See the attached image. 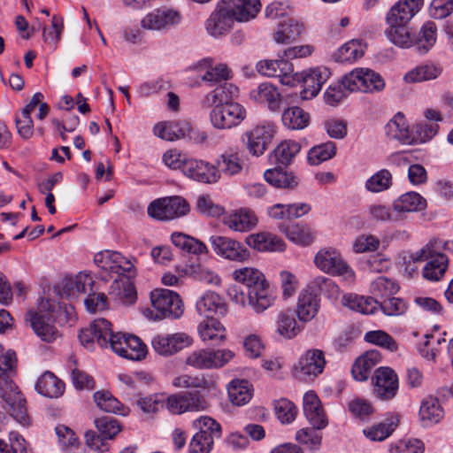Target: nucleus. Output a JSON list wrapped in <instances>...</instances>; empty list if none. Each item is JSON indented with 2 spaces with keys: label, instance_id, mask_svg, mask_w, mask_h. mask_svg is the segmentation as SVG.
I'll list each match as a JSON object with an SVG mask.
<instances>
[{
  "label": "nucleus",
  "instance_id": "c9c22d12",
  "mask_svg": "<svg viewBox=\"0 0 453 453\" xmlns=\"http://www.w3.org/2000/svg\"><path fill=\"white\" fill-rule=\"evenodd\" d=\"M189 122L187 120L165 121L154 127L155 135L167 141L187 138Z\"/></svg>",
  "mask_w": 453,
  "mask_h": 453
},
{
  "label": "nucleus",
  "instance_id": "49530a36",
  "mask_svg": "<svg viewBox=\"0 0 453 453\" xmlns=\"http://www.w3.org/2000/svg\"><path fill=\"white\" fill-rule=\"evenodd\" d=\"M171 240L174 246L188 253L202 255L207 254L209 251L203 242L182 233H173Z\"/></svg>",
  "mask_w": 453,
  "mask_h": 453
},
{
  "label": "nucleus",
  "instance_id": "6e6552de",
  "mask_svg": "<svg viewBox=\"0 0 453 453\" xmlns=\"http://www.w3.org/2000/svg\"><path fill=\"white\" fill-rule=\"evenodd\" d=\"M147 211L151 218L169 220L186 215L189 211V205L180 196L163 197L151 202Z\"/></svg>",
  "mask_w": 453,
  "mask_h": 453
},
{
  "label": "nucleus",
  "instance_id": "aec40b11",
  "mask_svg": "<svg viewBox=\"0 0 453 453\" xmlns=\"http://www.w3.org/2000/svg\"><path fill=\"white\" fill-rule=\"evenodd\" d=\"M375 395L381 400L393 399L398 391V377L389 367H380L372 379Z\"/></svg>",
  "mask_w": 453,
  "mask_h": 453
},
{
  "label": "nucleus",
  "instance_id": "2eb2a0df",
  "mask_svg": "<svg viewBox=\"0 0 453 453\" xmlns=\"http://www.w3.org/2000/svg\"><path fill=\"white\" fill-rule=\"evenodd\" d=\"M413 259L415 261L429 260L423 269V276L430 280H439L448 267L447 257L436 251L432 243L426 245Z\"/></svg>",
  "mask_w": 453,
  "mask_h": 453
},
{
  "label": "nucleus",
  "instance_id": "f3484780",
  "mask_svg": "<svg viewBox=\"0 0 453 453\" xmlns=\"http://www.w3.org/2000/svg\"><path fill=\"white\" fill-rule=\"evenodd\" d=\"M257 71L264 76L279 78L283 85H296L293 65L288 59L261 60L257 64Z\"/></svg>",
  "mask_w": 453,
  "mask_h": 453
},
{
  "label": "nucleus",
  "instance_id": "f8f14e48",
  "mask_svg": "<svg viewBox=\"0 0 453 453\" xmlns=\"http://www.w3.org/2000/svg\"><path fill=\"white\" fill-rule=\"evenodd\" d=\"M225 0L217 4L204 25L210 36L216 39L221 38L233 29L235 20Z\"/></svg>",
  "mask_w": 453,
  "mask_h": 453
},
{
  "label": "nucleus",
  "instance_id": "bb28decb",
  "mask_svg": "<svg viewBox=\"0 0 453 453\" xmlns=\"http://www.w3.org/2000/svg\"><path fill=\"white\" fill-rule=\"evenodd\" d=\"M94 285L92 275L87 272H80L75 275H65L58 287H62V295L75 297L80 293L86 292L88 288L91 289Z\"/></svg>",
  "mask_w": 453,
  "mask_h": 453
},
{
  "label": "nucleus",
  "instance_id": "9d476101",
  "mask_svg": "<svg viewBox=\"0 0 453 453\" xmlns=\"http://www.w3.org/2000/svg\"><path fill=\"white\" fill-rule=\"evenodd\" d=\"M275 133L276 126L273 122L269 120L261 121L253 128L245 132L247 150L254 157L263 155L271 143Z\"/></svg>",
  "mask_w": 453,
  "mask_h": 453
},
{
  "label": "nucleus",
  "instance_id": "3c124183",
  "mask_svg": "<svg viewBox=\"0 0 453 453\" xmlns=\"http://www.w3.org/2000/svg\"><path fill=\"white\" fill-rule=\"evenodd\" d=\"M287 238L292 242L301 245H310L315 238V233L308 226L292 224L284 229Z\"/></svg>",
  "mask_w": 453,
  "mask_h": 453
},
{
  "label": "nucleus",
  "instance_id": "c756f323",
  "mask_svg": "<svg viewBox=\"0 0 453 453\" xmlns=\"http://www.w3.org/2000/svg\"><path fill=\"white\" fill-rule=\"evenodd\" d=\"M303 30V23L295 19H287L278 23L273 33V38L276 43L289 44L297 40Z\"/></svg>",
  "mask_w": 453,
  "mask_h": 453
},
{
  "label": "nucleus",
  "instance_id": "9b49d317",
  "mask_svg": "<svg viewBox=\"0 0 453 453\" xmlns=\"http://www.w3.org/2000/svg\"><path fill=\"white\" fill-rule=\"evenodd\" d=\"M326 364L325 353L321 349H309L294 365L293 375L301 380H312L323 372Z\"/></svg>",
  "mask_w": 453,
  "mask_h": 453
},
{
  "label": "nucleus",
  "instance_id": "412c9836",
  "mask_svg": "<svg viewBox=\"0 0 453 453\" xmlns=\"http://www.w3.org/2000/svg\"><path fill=\"white\" fill-rule=\"evenodd\" d=\"M182 173L186 177L202 183H216L219 180V173L214 165L191 157H188L184 162Z\"/></svg>",
  "mask_w": 453,
  "mask_h": 453
},
{
  "label": "nucleus",
  "instance_id": "1a4fd4ad",
  "mask_svg": "<svg viewBox=\"0 0 453 453\" xmlns=\"http://www.w3.org/2000/svg\"><path fill=\"white\" fill-rule=\"evenodd\" d=\"M314 263L321 271L343 276L344 279L352 282L355 279L354 271L342 259L341 254L334 249L320 250L314 257Z\"/></svg>",
  "mask_w": 453,
  "mask_h": 453
},
{
  "label": "nucleus",
  "instance_id": "5fc2aeb1",
  "mask_svg": "<svg viewBox=\"0 0 453 453\" xmlns=\"http://www.w3.org/2000/svg\"><path fill=\"white\" fill-rule=\"evenodd\" d=\"M365 45L359 40H351L343 44L334 54L337 62H353L364 55Z\"/></svg>",
  "mask_w": 453,
  "mask_h": 453
},
{
  "label": "nucleus",
  "instance_id": "423d86ee",
  "mask_svg": "<svg viewBox=\"0 0 453 453\" xmlns=\"http://www.w3.org/2000/svg\"><path fill=\"white\" fill-rule=\"evenodd\" d=\"M95 426L99 432L88 430L84 434L86 446L90 451L106 453L109 451L107 441L112 440L120 431L119 421L111 417H102L95 420Z\"/></svg>",
  "mask_w": 453,
  "mask_h": 453
},
{
  "label": "nucleus",
  "instance_id": "69168bd1",
  "mask_svg": "<svg viewBox=\"0 0 453 453\" xmlns=\"http://www.w3.org/2000/svg\"><path fill=\"white\" fill-rule=\"evenodd\" d=\"M172 384L178 388L208 389L211 383L203 375L180 374L173 380Z\"/></svg>",
  "mask_w": 453,
  "mask_h": 453
},
{
  "label": "nucleus",
  "instance_id": "b1692460",
  "mask_svg": "<svg viewBox=\"0 0 453 453\" xmlns=\"http://www.w3.org/2000/svg\"><path fill=\"white\" fill-rule=\"evenodd\" d=\"M423 3V0H400L388 12V25L407 26L413 16L419 12Z\"/></svg>",
  "mask_w": 453,
  "mask_h": 453
},
{
  "label": "nucleus",
  "instance_id": "c85d7f7f",
  "mask_svg": "<svg viewBox=\"0 0 453 453\" xmlns=\"http://www.w3.org/2000/svg\"><path fill=\"white\" fill-rule=\"evenodd\" d=\"M203 64L209 66V69L201 76V80L209 86H216L214 89H219L224 86L234 85L230 82L233 78V72L227 65L220 63L215 66H211V59L203 60Z\"/></svg>",
  "mask_w": 453,
  "mask_h": 453
},
{
  "label": "nucleus",
  "instance_id": "de8ad7c7",
  "mask_svg": "<svg viewBox=\"0 0 453 453\" xmlns=\"http://www.w3.org/2000/svg\"><path fill=\"white\" fill-rule=\"evenodd\" d=\"M441 73V68L434 64L418 65L409 71L403 77L406 82H422L434 80Z\"/></svg>",
  "mask_w": 453,
  "mask_h": 453
},
{
  "label": "nucleus",
  "instance_id": "2f4dec72",
  "mask_svg": "<svg viewBox=\"0 0 453 453\" xmlns=\"http://www.w3.org/2000/svg\"><path fill=\"white\" fill-rule=\"evenodd\" d=\"M127 278H119L114 280L111 284L109 295L116 302L124 304L131 305L136 302L137 294L134 284Z\"/></svg>",
  "mask_w": 453,
  "mask_h": 453
},
{
  "label": "nucleus",
  "instance_id": "c03bdc74",
  "mask_svg": "<svg viewBox=\"0 0 453 453\" xmlns=\"http://www.w3.org/2000/svg\"><path fill=\"white\" fill-rule=\"evenodd\" d=\"M443 415V410L437 398L428 396L423 400L419 409V417L425 426L438 423Z\"/></svg>",
  "mask_w": 453,
  "mask_h": 453
},
{
  "label": "nucleus",
  "instance_id": "774afa93",
  "mask_svg": "<svg viewBox=\"0 0 453 453\" xmlns=\"http://www.w3.org/2000/svg\"><path fill=\"white\" fill-rule=\"evenodd\" d=\"M380 308L386 316L396 317L403 315L408 310V303L405 300L399 297H390L379 303Z\"/></svg>",
  "mask_w": 453,
  "mask_h": 453
},
{
  "label": "nucleus",
  "instance_id": "13d9d810",
  "mask_svg": "<svg viewBox=\"0 0 453 453\" xmlns=\"http://www.w3.org/2000/svg\"><path fill=\"white\" fill-rule=\"evenodd\" d=\"M233 277L236 281L246 285L248 289L267 280L259 270L253 267L236 269L233 273Z\"/></svg>",
  "mask_w": 453,
  "mask_h": 453
},
{
  "label": "nucleus",
  "instance_id": "f03ea898",
  "mask_svg": "<svg viewBox=\"0 0 453 453\" xmlns=\"http://www.w3.org/2000/svg\"><path fill=\"white\" fill-rule=\"evenodd\" d=\"M239 88L235 85H226L208 92L201 101V107L210 111V121L216 129L226 130L239 127L247 118L245 107L232 99L236 97Z\"/></svg>",
  "mask_w": 453,
  "mask_h": 453
},
{
  "label": "nucleus",
  "instance_id": "6ab92c4d",
  "mask_svg": "<svg viewBox=\"0 0 453 453\" xmlns=\"http://www.w3.org/2000/svg\"><path fill=\"white\" fill-rule=\"evenodd\" d=\"M277 300V294L268 280L248 289L247 307L260 315L272 308Z\"/></svg>",
  "mask_w": 453,
  "mask_h": 453
},
{
  "label": "nucleus",
  "instance_id": "f257e3e1",
  "mask_svg": "<svg viewBox=\"0 0 453 453\" xmlns=\"http://www.w3.org/2000/svg\"><path fill=\"white\" fill-rule=\"evenodd\" d=\"M81 343L88 349H93L95 342L102 348L111 347L117 355L134 361L146 357L147 348L135 335L113 333L111 324L105 319H96L88 326L79 334Z\"/></svg>",
  "mask_w": 453,
  "mask_h": 453
},
{
  "label": "nucleus",
  "instance_id": "09e8293b",
  "mask_svg": "<svg viewBox=\"0 0 453 453\" xmlns=\"http://www.w3.org/2000/svg\"><path fill=\"white\" fill-rule=\"evenodd\" d=\"M264 178L272 186L280 188H294L298 185L297 178L292 173L278 169H268Z\"/></svg>",
  "mask_w": 453,
  "mask_h": 453
},
{
  "label": "nucleus",
  "instance_id": "79ce46f5",
  "mask_svg": "<svg viewBox=\"0 0 453 453\" xmlns=\"http://www.w3.org/2000/svg\"><path fill=\"white\" fill-rule=\"evenodd\" d=\"M227 392L231 403L241 406L250 401L253 389L248 380L236 379L230 382Z\"/></svg>",
  "mask_w": 453,
  "mask_h": 453
},
{
  "label": "nucleus",
  "instance_id": "39448f33",
  "mask_svg": "<svg viewBox=\"0 0 453 453\" xmlns=\"http://www.w3.org/2000/svg\"><path fill=\"white\" fill-rule=\"evenodd\" d=\"M153 309L142 310V314L150 320L164 319H179L184 312V304L180 296L169 289H155L150 293Z\"/></svg>",
  "mask_w": 453,
  "mask_h": 453
},
{
  "label": "nucleus",
  "instance_id": "a211bd4d",
  "mask_svg": "<svg viewBox=\"0 0 453 453\" xmlns=\"http://www.w3.org/2000/svg\"><path fill=\"white\" fill-rule=\"evenodd\" d=\"M330 74L331 73L326 67H317L302 73H295L296 83L303 82L302 98L309 100L315 97L320 91L323 84L330 77Z\"/></svg>",
  "mask_w": 453,
  "mask_h": 453
},
{
  "label": "nucleus",
  "instance_id": "052dcab7",
  "mask_svg": "<svg viewBox=\"0 0 453 453\" xmlns=\"http://www.w3.org/2000/svg\"><path fill=\"white\" fill-rule=\"evenodd\" d=\"M336 154V145L334 142H326L312 147L308 152V162L312 165H318L326 161Z\"/></svg>",
  "mask_w": 453,
  "mask_h": 453
},
{
  "label": "nucleus",
  "instance_id": "4d7b16f0",
  "mask_svg": "<svg viewBox=\"0 0 453 453\" xmlns=\"http://www.w3.org/2000/svg\"><path fill=\"white\" fill-rule=\"evenodd\" d=\"M301 146L297 142L286 140L281 142L274 150V157L281 165H289L299 153Z\"/></svg>",
  "mask_w": 453,
  "mask_h": 453
},
{
  "label": "nucleus",
  "instance_id": "338daca9",
  "mask_svg": "<svg viewBox=\"0 0 453 453\" xmlns=\"http://www.w3.org/2000/svg\"><path fill=\"white\" fill-rule=\"evenodd\" d=\"M36 391L49 398L57 396V376L51 372H45L35 384Z\"/></svg>",
  "mask_w": 453,
  "mask_h": 453
},
{
  "label": "nucleus",
  "instance_id": "a18cd8bd",
  "mask_svg": "<svg viewBox=\"0 0 453 453\" xmlns=\"http://www.w3.org/2000/svg\"><path fill=\"white\" fill-rule=\"evenodd\" d=\"M281 120L288 129L301 130L309 125L310 114L300 107L293 106L283 111Z\"/></svg>",
  "mask_w": 453,
  "mask_h": 453
},
{
  "label": "nucleus",
  "instance_id": "680f3d73",
  "mask_svg": "<svg viewBox=\"0 0 453 453\" xmlns=\"http://www.w3.org/2000/svg\"><path fill=\"white\" fill-rule=\"evenodd\" d=\"M392 185V174L387 169H381L365 181V188L372 193H380L388 189Z\"/></svg>",
  "mask_w": 453,
  "mask_h": 453
},
{
  "label": "nucleus",
  "instance_id": "0eeeda50",
  "mask_svg": "<svg viewBox=\"0 0 453 453\" xmlns=\"http://www.w3.org/2000/svg\"><path fill=\"white\" fill-rule=\"evenodd\" d=\"M342 83L349 92L372 93L381 91L385 87L384 80L379 73L364 68H357L344 75Z\"/></svg>",
  "mask_w": 453,
  "mask_h": 453
},
{
  "label": "nucleus",
  "instance_id": "4c0bfd02",
  "mask_svg": "<svg viewBox=\"0 0 453 453\" xmlns=\"http://www.w3.org/2000/svg\"><path fill=\"white\" fill-rule=\"evenodd\" d=\"M385 132L388 138L397 140L405 144H411L415 138L411 136L405 117L401 112L395 114L385 127Z\"/></svg>",
  "mask_w": 453,
  "mask_h": 453
},
{
  "label": "nucleus",
  "instance_id": "a19ab883",
  "mask_svg": "<svg viewBox=\"0 0 453 453\" xmlns=\"http://www.w3.org/2000/svg\"><path fill=\"white\" fill-rule=\"evenodd\" d=\"M393 207L397 213L423 211L426 207V201L418 193L407 192L394 201Z\"/></svg>",
  "mask_w": 453,
  "mask_h": 453
},
{
  "label": "nucleus",
  "instance_id": "58836bf2",
  "mask_svg": "<svg viewBox=\"0 0 453 453\" xmlns=\"http://www.w3.org/2000/svg\"><path fill=\"white\" fill-rule=\"evenodd\" d=\"M197 330L202 341L209 344H219L226 339V329L216 319H206L201 322Z\"/></svg>",
  "mask_w": 453,
  "mask_h": 453
},
{
  "label": "nucleus",
  "instance_id": "bf43d9fd",
  "mask_svg": "<svg viewBox=\"0 0 453 453\" xmlns=\"http://www.w3.org/2000/svg\"><path fill=\"white\" fill-rule=\"evenodd\" d=\"M277 333L286 339H292L300 333L295 317L288 311L280 312L277 319Z\"/></svg>",
  "mask_w": 453,
  "mask_h": 453
},
{
  "label": "nucleus",
  "instance_id": "4468645a",
  "mask_svg": "<svg viewBox=\"0 0 453 453\" xmlns=\"http://www.w3.org/2000/svg\"><path fill=\"white\" fill-rule=\"evenodd\" d=\"M181 14L172 8H158L147 13L141 20L142 28L152 32H163L178 26Z\"/></svg>",
  "mask_w": 453,
  "mask_h": 453
},
{
  "label": "nucleus",
  "instance_id": "4be33fe9",
  "mask_svg": "<svg viewBox=\"0 0 453 453\" xmlns=\"http://www.w3.org/2000/svg\"><path fill=\"white\" fill-rule=\"evenodd\" d=\"M222 223L234 232L247 233L257 226L258 219L252 209L241 207L225 214Z\"/></svg>",
  "mask_w": 453,
  "mask_h": 453
},
{
  "label": "nucleus",
  "instance_id": "37998d69",
  "mask_svg": "<svg viewBox=\"0 0 453 453\" xmlns=\"http://www.w3.org/2000/svg\"><path fill=\"white\" fill-rule=\"evenodd\" d=\"M398 417L391 416L383 422L363 430L364 435L372 441H382L391 435L398 426Z\"/></svg>",
  "mask_w": 453,
  "mask_h": 453
},
{
  "label": "nucleus",
  "instance_id": "6e6d98bb",
  "mask_svg": "<svg viewBox=\"0 0 453 453\" xmlns=\"http://www.w3.org/2000/svg\"><path fill=\"white\" fill-rule=\"evenodd\" d=\"M436 25L432 21H427L422 26L414 42L419 52L426 53L434 46L436 41Z\"/></svg>",
  "mask_w": 453,
  "mask_h": 453
},
{
  "label": "nucleus",
  "instance_id": "7c9ffc66",
  "mask_svg": "<svg viewBox=\"0 0 453 453\" xmlns=\"http://www.w3.org/2000/svg\"><path fill=\"white\" fill-rule=\"evenodd\" d=\"M235 22H247L254 19L261 9L259 0H225Z\"/></svg>",
  "mask_w": 453,
  "mask_h": 453
},
{
  "label": "nucleus",
  "instance_id": "dca6fc26",
  "mask_svg": "<svg viewBox=\"0 0 453 453\" xmlns=\"http://www.w3.org/2000/svg\"><path fill=\"white\" fill-rule=\"evenodd\" d=\"M94 263L110 274L134 275L133 263L116 251L104 250L96 253L94 256Z\"/></svg>",
  "mask_w": 453,
  "mask_h": 453
},
{
  "label": "nucleus",
  "instance_id": "8fccbe9b",
  "mask_svg": "<svg viewBox=\"0 0 453 453\" xmlns=\"http://www.w3.org/2000/svg\"><path fill=\"white\" fill-rule=\"evenodd\" d=\"M58 452L84 453L75 433L65 426H58Z\"/></svg>",
  "mask_w": 453,
  "mask_h": 453
},
{
  "label": "nucleus",
  "instance_id": "e433bc0d",
  "mask_svg": "<svg viewBox=\"0 0 453 453\" xmlns=\"http://www.w3.org/2000/svg\"><path fill=\"white\" fill-rule=\"evenodd\" d=\"M246 243L258 251H282L285 243L282 239L270 233L250 234L246 238Z\"/></svg>",
  "mask_w": 453,
  "mask_h": 453
},
{
  "label": "nucleus",
  "instance_id": "ea45409f",
  "mask_svg": "<svg viewBox=\"0 0 453 453\" xmlns=\"http://www.w3.org/2000/svg\"><path fill=\"white\" fill-rule=\"evenodd\" d=\"M342 303L349 310L362 313L372 314L379 305V302L370 296H358L357 294H347L342 296Z\"/></svg>",
  "mask_w": 453,
  "mask_h": 453
},
{
  "label": "nucleus",
  "instance_id": "20e7f679",
  "mask_svg": "<svg viewBox=\"0 0 453 453\" xmlns=\"http://www.w3.org/2000/svg\"><path fill=\"white\" fill-rule=\"evenodd\" d=\"M55 311V300L42 297L37 304V311L29 310L25 314V321L43 342H51L56 339Z\"/></svg>",
  "mask_w": 453,
  "mask_h": 453
},
{
  "label": "nucleus",
  "instance_id": "72a5a7b5",
  "mask_svg": "<svg viewBox=\"0 0 453 453\" xmlns=\"http://www.w3.org/2000/svg\"><path fill=\"white\" fill-rule=\"evenodd\" d=\"M319 299L308 289L300 292L296 303V315L300 321L309 322L318 313Z\"/></svg>",
  "mask_w": 453,
  "mask_h": 453
},
{
  "label": "nucleus",
  "instance_id": "603ef678",
  "mask_svg": "<svg viewBox=\"0 0 453 453\" xmlns=\"http://www.w3.org/2000/svg\"><path fill=\"white\" fill-rule=\"evenodd\" d=\"M93 398L98 408L105 412L119 415L127 413L124 405L108 391H96Z\"/></svg>",
  "mask_w": 453,
  "mask_h": 453
},
{
  "label": "nucleus",
  "instance_id": "864d4df0",
  "mask_svg": "<svg viewBox=\"0 0 453 453\" xmlns=\"http://www.w3.org/2000/svg\"><path fill=\"white\" fill-rule=\"evenodd\" d=\"M386 35L392 43L398 47L409 48L414 45L415 36L410 32L407 26H389Z\"/></svg>",
  "mask_w": 453,
  "mask_h": 453
},
{
  "label": "nucleus",
  "instance_id": "ddd939ff",
  "mask_svg": "<svg viewBox=\"0 0 453 453\" xmlns=\"http://www.w3.org/2000/svg\"><path fill=\"white\" fill-rule=\"evenodd\" d=\"M209 242L212 250L219 257L234 262H244L249 259V250L239 241L222 235H211Z\"/></svg>",
  "mask_w": 453,
  "mask_h": 453
},
{
  "label": "nucleus",
  "instance_id": "cd10ccee",
  "mask_svg": "<svg viewBox=\"0 0 453 453\" xmlns=\"http://www.w3.org/2000/svg\"><path fill=\"white\" fill-rule=\"evenodd\" d=\"M303 412L309 422L317 429H323L327 420L320 400L314 391H308L303 395Z\"/></svg>",
  "mask_w": 453,
  "mask_h": 453
},
{
  "label": "nucleus",
  "instance_id": "7ed1b4c3",
  "mask_svg": "<svg viewBox=\"0 0 453 453\" xmlns=\"http://www.w3.org/2000/svg\"><path fill=\"white\" fill-rule=\"evenodd\" d=\"M15 353L0 354V395L9 406L11 417L22 426H28L30 418L27 412L26 400L11 378L15 373Z\"/></svg>",
  "mask_w": 453,
  "mask_h": 453
},
{
  "label": "nucleus",
  "instance_id": "5701e85b",
  "mask_svg": "<svg viewBox=\"0 0 453 453\" xmlns=\"http://www.w3.org/2000/svg\"><path fill=\"white\" fill-rule=\"evenodd\" d=\"M192 338L186 333L157 334L151 340L154 350L162 356L173 355L192 344Z\"/></svg>",
  "mask_w": 453,
  "mask_h": 453
},
{
  "label": "nucleus",
  "instance_id": "a878e982",
  "mask_svg": "<svg viewBox=\"0 0 453 453\" xmlns=\"http://www.w3.org/2000/svg\"><path fill=\"white\" fill-rule=\"evenodd\" d=\"M198 314L207 319H214V316L226 313V306L222 298L215 292H206L196 303Z\"/></svg>",
  "mask_w": 453,
  "mask_h": 453
},
{
  "label": "nucleus",
  "instance_id": "0e129e2a",
  "mask_svg": "<svg viewBox=\"0 0 453 453\" xmlns=\"http://www.w3.org/2000/svg\"><path fill=\"white\" fill-rule=\"evenodd\" d=\"M399 290L398 284L392 279L380 276L370 286L371 293L379 297H386L395 294Z\"/></svg>",
  "mask_w": 453,
  "mask_h": 453
},
{
  "label": "nucleus",
  "instance_id": "473e14b6",
  "mask_svg": "<svg viewBox=\"0 0 453 453\" xmlns=\"http://www.w3.org/2000/svg\"><path fill=\"white\" fill-rule=\"evenodd\" d=\"M214 165L219 175L222 173L231 177L242 173L243 160L238 150H228L218 157Z\"/></svg>",
  "mask_w": 453,
  "mask_h": 453
},
{
  "label": "nucleus",
  "instance_id": "393cba45",
  "mask_svg": "<svg viewBox=\"0 0 453 453\" xmlns=\"http://www.w3.org/2000/svg\"><path fill=\"white\" fill-rule=\"evenodd\" d=\"M250 98L255 103L265 104L271 111H279L281 108L282 96L278 88L270 82H263L250 90Z\"/></svg>",
  "mask_w": 453,
  "mask_h": 453
},
{
  "label": "nucleus",
  "instance_id": "f704fd0d",
  "mask_svg": "<svg viewBox=\"0 0 453 453\" xmlns=\"http://www.w3.org/2000/svg\"><path fill=\"white\" fill-rule=\"evenodd\" d=\"M381 356L378 350H369L360 356L352 365L351 373L357 381L368 380L372 368L380 363Z\"/></svg>",
  "mask_w": 453,
  "mask_h": 453
},
{
  "label": "nucleus",
  "instance_id": "e2e57ef3",
  "mask_svg": "<svg viewBox=\"0 0 453 453\" xmlns=\"http://www.w3.org/2000/svg\"><path fill=\"white\" fill-rule=\"evenodd\" d=\"M193 427L197 429L196 434L203 435H210L212 440L218 439L221 436V426L212 418L208 416H201L193 421Z\"/></svg>",
  "mask_w": 453,
  "mask_h": 453
}]
</instances>
